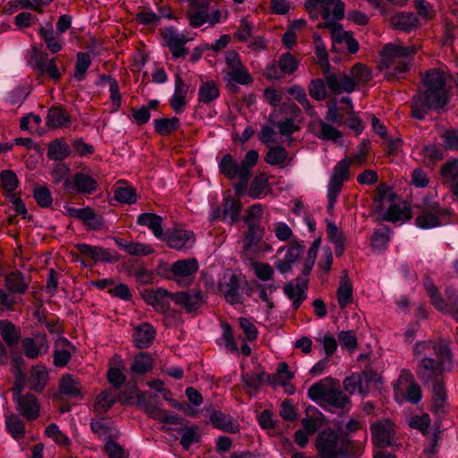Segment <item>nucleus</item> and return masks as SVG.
<instances>
[{"label": "nucleus", "instance_id": "obj_28", "mask_svg": "<svg viewBox=\"0 0 458 458\" xmlns=\"http://www.w3.org/2000/svg\"><path fill=\"white\" fill-rule=\"evenodd\" d=\"M248 230L244 233L242 253L247 256L250 249L262 240L265 229L260 225H246Z\"/></svg>", "mask_w": 458, "mask_h": 458}, {"label": "nucleus", "instance_id": "obj_15", "mask_svg": "<svg viewBox=\"0 0 458 458\" xmlns=\"http://www.w3.org/2000/svg\"><path fill=\"white\" fill-rule=\"evenodd\" d=\"M218 289L223 293L225 301L233 304H242L243 299L240 292V277L236 275H232L225 283H220Z\"/></svg>", "mask_w": 458, "mask_h": 458}, {"label": "nucleus", "instance_id": "obj_17", "mask_svg": "<svg viewBox=\"0 0 458 458\" xmlns=\"http://www.w3.org/2000/svg\"><path fill=\"white\" fill-rule=\"evenodd\" d=\"M431 347L437 358V360H436L437 363L442 367V369L450 371L454 365V355L451 352L448 341L439 338Z\"/></svg>", "mask_w": 458, "mask_h": 458}, {"label": "nucleus", "instance_id": "obj_54", "mask_svg": "<svg viewBox=\"0 0 458 458\" xmlns=\"http://www.w3.org/2000/svg\"><path fill=\"white\" fill-rule=\"evenodd\" d=\"M329 383L330 384H327V381H319L313 384L308 390V396L313 401L319 399H323L325 401L327 394L331 389L333 384H335L334 381H330Z\"/></svg>", "mask_w": 458, "mask_h": 458}, {"label": "nucleus", "instance_id": "obj_33", "mask_svg": "<svg viewBox=\"0 0 458 458\" xmlns=\"http://www.w3.org/2000/svg\"><path fill=\"white\" fill-rule=\"evenodd\" d=\"M218 167L220 173L227 179L233 180L241 176L242 165L238 164L231 154H225L223 156Z\"/></svg>", "mask_w": 458, "mask_h": 458}, {"label": "nucleus", "instance_id": "obj_8", "mask_svg": "<svg viewBox=\"0 0 458 458\" xmlns=\"http://www.w3.org/2000/svg\"><path fill=\"white\" fill-rule=\"evenodd\" d=\"M442 367L432 358L425 357L418 364L416 370L418 378L423 385L432 384L444 378Z\"/></svg>", "mask_w": 458, "mask_h": 458}, {"label": "nucleus", "instance_id": "obj_10", "mask_svg": "<svg viewBox=\"0 0 458 458\" xmlns=\"http://www.w3.org/2000/svg\"><path fill=\"white\" fill-rule=\"evenodd\" d=\"M171 300L183 307L188 312H191L197 310L204 304L205 295L200 290L191 289L172 294Z\"/></svg>", "mask_w": 458, "mask_h": 458}, {"label": "nucleus", "instance_id": "obj_27", "mask_svg": "<svg viewBox=\"0 0 458 458\" xmlns=\"http://www.w3.org/2000/svg\"><path fill=\"white\" fill-rule=\"evenodd\" d=\"M48 381V373L44 366L37 365L32 367L30 371L28 382L30 388L35 392L41 393L45 389Z\"/></svg>", "mask_w": 458, "mask_h": 458}, {"label": "nucleus", "instance_id": "obj_26", "mask_svg": "<svg viewBox=\"0 0 458 458\" xmlns=\"http://www.w3.org/2000/svg\"><path fill=\"white\" fill-rule=\"evenodd\" d=\"M156 335L155 328L148 323L139 325L133 334L135 346L139 349L148 348Z\"/></svg>", "mask_w": 458, "mask_h": 458}, {"label": "nucleus", "instance_id": "obj_48", "mask_svg": "<svg viewBox=\"0 0 458 458\" xmlns=\"http://www.w3.org/2000/svg\"><path fill=\"white\" fill-rule=\"evenodd\" d=\"M351 79L355 85H365L368 83L371 78V71L369 67L363 64L358 63L352 66L351 69Z\"/></svg>", "mask_w": 458, "mask_h": 458}, {"label": "nucleus", "instance_id": "obj_39", "mask_svg": "<svg viewBox=\"0 0 458 458\" xmlns=\"http://www.w3.org/2000/svg\"><path fill=\"white\" fill-rule=\"evenodd\" d=\"M362 449L360 444L352 441L347 436H341L339 458H359Z\"/></svg>", "mask_w": 458, "mask_h": 458}, {"label": "nucleus", "instance_id": "obj_32", "mask_svg": "<svg viewBox=\"0 0 458 458\" xmlns=\"http://www.w3.org/2000/svg\"><path fill=\"white\" fill-rule=\"evenodd\" d=\"M59 391L62 394L72 398L81 397V385L78 379L70 374H65L61 377Z\"/></svg>", "mask_w": 458, "mask_h": 458}, {"label": "nucleus", "instance_id": "obj_1", "mask_svg": "<svg viewBox=\"0 0 458 458\" xmlns=\"http://www.w3.org/2000/svg\"><path fill=\"white\" fill-rule=\"evenodd\" d=\"M449 102L446 75L439 68L428 69L411 99V116L422 120L430 110L444 108Z\"/></svg>", "mask_w": 458, "mask_h": 458}, {"label": "nucleus", "instance_id": "obj_2", "mask_svg": "<svg viewBox=\"0 0 458 458\" xmlns=\"http://www.w3.org/2000/svg\"><path fill=\"white\" fill-rule=\"evenodd\" d=\"M418 48L413 46H401L398 44H386L384 46L381 55L383 64L386 68V80H392L395 74L408 71L412 56Z\"/></svg>", "mask_w": 458, "mask_h": 458}, {"label": "nucleus", "instance_id": "obj_44", "mask_svg": "<svg viewBox=\"0 0 458 458\" xmlns=\"http://www.w3.org/2000/svg\"><path fill=\"white\" fill-rule=\"evenodd\" d=\"M154 126L157 134L168 136L179 129L180 120L177 117L160 118L154 121Z\"/></svg>", "mask_w": 458, "mask_h": 458}, {"label": "nucleus", "instance_id": "obj_51", "mask_svg": "<svg viewBox=\"0 0 458 458\" xmlns=\"http://www.w3.org/2000/svg\"><path fill=\"white\" fill-rule=\"evenodd\" d=\"M288 151L282 146L271 147L265 156V161L272 165H283L287 159Z\"/></svg>", "mask_w": 458, "mask_h": 458}, {"label": "nucleus", "instance_id": "obj_40", "mask_svg": "<svg viewBox=\"0 0 458 458\" xmlns=\"http://www.w3.org/2000/svg\"><path fill=\"white\" fill-rule=\"evenodd\" d=\"M327 237L335 244V253L336 257H341L344 254L345 244L344 236L338 227L332 222L327 225Z\"/></svg>", "mask_w": 458, "mask_h": 458}, {"label": "nucleus", "instance_id": "obj_11", "mask_svg": "<svg viewBox=\"0 0 458 458\" xmlns=\"http://www.w3.org/2000/svg\"><path fill=\"white\" fill-rule=\"evenodd\" d=\"M162 35L173 58L183 57L188 53V48L183 46L189 39L184 34H180L174 28L170 27L165 28Z\"/></svg>", "mask_w": 458, "mask_h": 458}, {"label": "nucleus", "instance_id": "obj_20", "mask_svg": "<svg viewBox=\"0 0 458 458\" xmlns=\"http://www.w3.org/2000/svg\"><path fill=\"white\" fill-rule=\"evenodd\" d=\"M30 283V278L18 270L8 273L4 276V286L12 293L24 294L29 289Z\"/></svg>", "mask_w": 458, "mask_h": 458}, {"label": "nucleus", "instance_id": "obj_14", "mask_svg": "<svg viewBox=\"0 0 458 458\" xmlns=\"http://www.w3.org/2000/svg\"><path fill=\"white\" fill-rule=\"evenodd\" d=\"M325 81L334 94L339 95L344 92L351 93L354 90V82L350 76L340 72L339 74H327Z\"/></svg>", "mask_w": 458, "mask_h": 458}, {"label": "nucleus", "instance_id": "obj_4", "mask_svg": "<svg viewBox=\"0 0 458 458\" xmlns=\"http://www.w3.org/2000/svg\"><path fill=\"white\" fill-rule=\"evenodd\" d=\"M300 61L290 52L281 55L277 61L267 64L263 76L268 81H279L285 75L293 74L299 66Z\"/></svg>", "mask_w": 458, "mask_h": 458}, {"label": "nucleus", "instance_id": "obj_52", "mask_svg": "<svg viewBox=\"0 0 458 458\" xmlns=\"http://www.w3.org/2000/svg\"><path fill=\"white\" fill-rule=\"evenodd\" d=\"M440 174L445 182L458 181V158H453L444 163L440 167Z\"/></svg>", "mask_w": 458, "mask_h": 458}, {"label": "nucleus", "instance_id": "obj_57", "mask_svg": "<svg viewBox=\"0 0 458 458\" xmlns=\"http://www.w3.org/2000/svg\"><path fill=\"white\" fill-rule=\"evenodd\" d=\"M90 64L91 59L89 54L82 52L78 53L75 64L74 78L78 81H82L85 78V73Z\"/></svg>", "mask_w": 458, "mask_h": 458}, {"label": "nucleus", "instance_id": "obj_24", "mask_svg": "<svg viewBox=\"0 0 458 458\" xmlns=\"http://www.w3.org/2000/svg\"><path fill=\"white\" fill-rule=\"evenodd\" d=\"M22 347L25 355L30 359H36L40 352H46L48 349L45 335H38L35 338L25 337L22 340Z\"/></svg>", "mask_w": 458, "mask_h": 458}, {"label": "nucleus", "instance_id": "obj_36", "mask_svg": "<svg viewBox=\"0 0 458 458\" xmlns=\"http://www.w3.org/2000/svg\"><path fill=\"white\" fill-rule=\"evenodd\" d=\"M411 219V208L405 205L403 208L398 204H391L383 216V220L396 223Z\"/></svg>", "mask_w": 458, "mask_h": 458}, {"label": "nucleus", "instance_id": "obj_60", "mask_svg": "<svg viewBox=\"0 0 458 458\" xmlns=\"http://www.w3.org/2000/svg\"><path fill=\"white\" fill-rule=\"evenodd\" d=\"M33 197L41 208H49L52 205V194L46 186L37 185L33 190Z\"/></svg>", "mask_w": 458, "mask_h": 458}, {"label": "nucleus", "instance_id": "obj_18", "mask_svg": "<svg viewBox=\"0 0 458 458\" xmlns=\"http://www.w3.org/2000/svg\"><path fill=\"white\" fill-rule=\"evenodd\" d=\"M67 213L71 217L82 221L93 230L99 229L103 225L102 217L98 216L89 207L83 208H69Z\"/></svg>", "mask_w": 458, "mask_h": 458}, {"label": "nucleus", "instance_id": "obj_38", "mask_svg": "<svg viewBox=\"0 0 458 458\" xmlns=\"http://www.w3.org/2000/svg\"><path fill=\"white\" fill-rule=\"evenodd\" d=\"M118 183L121 185L117 186L114 191V199L125 204L135 203L137 201L136 189L127 185L123 180L119 181Z\"/></svg>", "mask_w": 458, "mask_h": 458}, {"label": "nucleus", "instance_id": "obj_3", "mask_svg": "<svg viewBox=\"0 0 458 458\" xmlns=\"http://www.w3.org/2000/svg\"><path fill=\"white\" fill-rule=\"evenodd\" d=\"M420 209V215L415 220L418 227L429 229L437 227L447 223V218L451 216V209L442 207L439 202L424 198L422 205L417 207Z\"/></svg>", "mask_w": 458, "mask_h": 458}, {"label": "nucleus", "instance_id": "obj_64", "mask_svg": "<svg viewBox=\"0 0 458 458\" xmlns=\"http://www.w3.org/2000/svg\"><path fill=\"white\" fill-rule=\"evenodd\" d=\"M443 146L445 149L458 151V127L446 130L442 135Z\"/></svg>", "mask_w": 458, "mask_h": 458}, {"label": "nucleus", "instance_id": "obj_9", "mask_svg": "<svg viewBox=\"0 0 458 458\" xmlns=\"http://www.w3.org/2000/svg\"><path fill=\"white\" fill-rule=\"evenodd\" d=\"M16 403V410L27 420H35L39 417L40 404L38 398L30 394H23L13 396Z\"/></svg>", "mask_w": 458, "mask_h": 458}, {"label": "nucleus", "instance_id": "obj_21", "mask_svg": "<svg viewBox=\"0 0 458 458\" xmlns=\"http://www.w3.org/2000/svg\"><path fill=\"white\" fill-rule=\"evenodd\" d=\"M349 161L341 160L334 167L327 191L339 192L342 191L343 184L350 177Z\"/></svg>", "mask_w": 458, "mask_h": 458}, {"label": "nucleus", "instance_id": "obj_37", "mask_svg": "<svg viewBox=\"0 0 458 458\" xmlns=\"http://www.w3.org/2000/svg\"><path fill=\"white\" fill-rule=\"evenodd\" d=\"M162 221V217L154 213L140 214L137 219L140 225L148 226L157 238L163 235Z\"/></svg>", "mask_w": 458, "mask_h": 458}, {"label": "nucleus", "instance_id": "obj_30", "mask_svg": "<svg viewBox=\"0 0 458 458\" xmlns=\"http://www.w3.org/2000/svg\"><path fill=\"white\" fill-rule=\"evenodd\" d=\"M432 411L435 413H441L447 400L444 378L432 383Z\"/></svg>", "mask_w": 458, "mask_h": 458}, {"label": "nucleus", "instance_id": "obj_55", "mask_svg": "<svg viewBox=\"0 0 458 458\" xmlns=\"http://www.w3.org/2000/svg\"><path fill=\"white\" fill-rule=\"evenodd\" d=\"M242 211V203L239 199L227 198L225 199L223 218L226 216H230L231 222L235 223L239 220L240 214Z\"/></svg>", "mask_w": 458, "mask_h": 458}, {"label": "nucleus", "instance_id": "obj_46", "mask_svg": "<svg viewBox=\"0 0 458 458\" xmlns=\"http://www.w3.org/2000/svg\"><path fill=\"white\" fill-rule=\"evenodd\" d=\"M193 236V233L186 230H174L167 234L165 241L169 247L174 249H182L185 246L186 242Z\"/></svg>", "mask_w": 458, "mask_h": 458}, {"label": "nucleus", "instance_id": "obj_7", "mask_svg": "<svg viewBox=\"0 0 458 458\" xmlns=\"http://www.w3.org/2000/svg\"><path fill=\"white\" fill-rule=\"evenodd\" d=\"M97 187V181L83 173H76L72 178H66L64 182V188L67 193L91 194Z\"/></svg>", "mask_w": 458, "mask_h": 458}, {"label": "nucleus", "instance_id": "obj_19", "mask_svg": "<svg viewBox=\"0 0 458 458\" xmlns=\"http://www.w3.org/2000/svg\"><path fill=\"white\" fill-rule=\"evenodd\" d=\"M309 277L306 276L305 283L301 281V276L296 278V284L288 283L284 286L285 295L293 300V307L298 310L302 301L306 299L305 291L308 289Z\"/></svg>", "mask_w": 458, "mask_h": 458}, {"label": "nucleus", "instance_id": "obj_29", "mask_svg": "<svg viewBox=\"0 0 458 458\" xmlns=\"http://www.w3.org/2000/svg\"><path fill=\"white\" fill-rule=\"evenodd\" d=\"M71 116L64 108L61 106L49 108L47 115L46 124L50 129H58L68 125Z\"/></svg>", "mask_w": 458, "mask_h": 458}, {"label": "nucleus", "instance_id": "obj_49", "mask_svg": "<svg viewBox=\"0 0 458 458\" xmlns=\"http://www.w3.org/2000/svg\"><path fill=\"white\" fill-rule=\"evenodd\" d=\"M99 82L100 84L108 83L113 106L118 109L121 106L122 95L119 91V85L116 80L110 75L101 74L99 75Z\"/></svg>", "mask_w": 458, "mask_h": 458}, {"label": "nucleus", "instance_id": "obj_31", "mask_svg": "<svg viewBox=\"0 0 458 458\" xmlns=\"http://www.w3.org/2000/svg\"><path fill=\"white\" fill-rule=\"evenodd\" d=\"M343 273L344 275L341 276L337 289V301L341 309H344L353 301L352 282L348 277L347 272L344 270Z\"/></svg>", "mask_w": 458, "mask_h": 458}, {"label": "nucleus", "instance_id": "obj_45", "mask_svg": "<svg viewBox=\"0 0 458 458\" xmlns=\"http://www.w3.org/2000/svg\"><path fill=\"white\" fill-rule=\"evenodd\" d=\"M116 402L114 394L110 390L102 391L96 398L94 411L102 414L109 411Z\"/></svg>", "mask_w": 458, "mask_h": 458}, {"label": "nucleus", "instance_id": "obj_23", "mask_svg": "<svg viewBox=\"0 0 458 458\" xmlns=\"http://www.w3.org/2000/svg\"><path fill=\"white\" fill-rule=\"evenodd\" d=\"M75 347L66 338L61 337L55 344L54 364L56 367H64L71 360Z\"/></svg>", "mask_w": 458, "mask_h": 458}, {"label": "nucleus", "instance_id": "obj_22", "mask_svg": "<svg viewBox=\"0 0 458 458\" xmlns=\"http://www.w3.org/2000/svg\"><path fill=\"white\" fill-rule=\"evenodd\" d=\"M143 411L152 419L164 423L182 425L183 418L178 414H168L166 411L161 409L157 404L148 402L144 404Z\"/></svg>", "mask_w": 458, "mask_h": 458}, {"label": "nucleus", "instance_id": "obj_42", "mask_svg": "<svg viewBox=\"0 0 458 458\" xmlns=\"http://www.w3.org/2000/svg\"><path fill=\"white\" fill-rule=\"evenodd\" d=\"M199 268L196 259H182L172 265L171 271L174 276H189L197 272Z\"/></svg>", "mask_w": 458, "mask_h": 458}, {"label": "nucleus", "instance_id": "obj_35", "mask_svg": "<svg viewBox=\"0 0 458 458\" xmlns=\"http://www.w3.org/2000/svg\"><path fill=\"white\" fill-rule=\"evenodd\" d=\"M0 335L9 347H14L21 339L20 329L9 320H0Z\"/></svg>", "mask_w": 458, "mask_h": 458}, {"label": "nucleus", "instance_id": "obj_25", "mask_svg": "<svg viewBox=\"0 0 458 458\" xmlns=\"http://www.w3.org/2000/svg\"><path fill=\"white\" fill-rule=\"evenodd\" d=\"M210 423L216 428L229 433H237L239 431V425L234 420L221 411L214 410L209 418Z\"/></svg>", "mask_w": 458, "mask_h": 458}, {"label": "nucleus", "instance_id": "obj_56", "mask_svg": "<svg viewBox=\"0 0 458 458\" xmlns=\"http://www.w3.org/2000/svg\"><path fill=\"white\" fill-rule=\"evenodd\" d=\"M344 388L351 394L355 392L356 388H358L359 392L361 394H367L369 392V386L362 384L361 376L359 374H352L350 377H347L344 381Z\"/></svg>", "mask_w": 458, "mask_h": 458}, {"label": "nucleus", "instance_id": "obj_58", "mask_svg": "<svg viewBox=\"0 0 458 458\" xmlns=\"http://www.w3.org/2000/svg\"><path fill=\"white\" fill-rule=\"evenodd\" d=\"M90 428L93 433L98 436V437H114L111 423L106 422L103 420L92 419L90 422Z\"/></svg>", "mask_w": 458, "mask_h": 458}, {"label": "nucleus", "instance_id": "obj_41", "mask_svg": "<svg viewBox=\"0 0 458 458\" xmlns=\"http://www.w3.org/2000/svg\"><path fill=\"white\" fill-rule=\"evenodd\" d=\"M219 96V89L217 84L213 81L202 82L199 89V102L202 104H209L215 101Z\"/></svg>", "mask_w": 458, "mask_h": 458}, {"label": "nucleus", "instance_id": "obj_34", "mask_svg": "<svg viewBox=\"0 0 458 458\" xmlns=\"http://www.w3.org/2000/svg\"><path fill=\"white\" fill-rule=\"evenodd\" d=\"M76 249L83 257L91 259L94 261L111 260L110 252L101 247L81 243L76 245Z\"/></svg>", "mask_w": 458, "mask_h": 458}, {"label": "nucleus", "instance_id": "obj_6", "mask_svg": "<svg viewBox=\"0 0 458 458\" xmlns=\"http://www.w3.org/2000/svg\"><path fill=\"white\" fill-rule=\"evenodd\" d=\"M339 436L334 429L326 428L321 430L315 441V447L320 458H339L340 456Z\"/></svg>", "mask_w": 458, "mask_h": 458}, {"label": "nucleus", "instance_id": "obj_16", "mask_svg": "<svg viewBox=\"0 0 458 458\" xmlns=\"http://www.w3.org/2000/svg\"><path fill=\"white\" fill-rule=\"evenodd\" d=\"M391 26L400 31L411 32L420 27L417 15L413 13H397L390 17Z\"/></svg>", "mask_w": 458, "mask_h": 458}, {"label": "nucleus", "instance_id": "obj_50", "mask_svg": "<svg viewBox=\"0 0 458 458\" xmlns=\"http://www.w3.org/2000/svg\"><path fill=\"white\" fill-rule=\"evenodd\" d=\"M38 34L45 41L47 49L52 54H56L61 51L63 45L59 40H57L56 37H55L52 26H50L48 29L40 27Z\"/></svg>", "mask_w": 458, "mask_h": 458}, {"label": "nucleus", "instance_id": "obj_62", "mask_svg": "<svg viewBox=\"0 0 458 458\" xmlns=\"http://www.w3.org/2000/svg\"><path fill=\"white\" fill-rule=\"evenodd\" d=\"M45 434L62 446L67 447L71 444L69 437L64 435L55 423H51L46 428Z\"/></svg>", "mask_w": 458, "mask_h": 458}, {"label": "nucleus", "instance_id": "obj_12", "mask_svg": "<svg viewBox=\"0 0 458 458\" xmlns=\"http://www.w3.org/2000/svg\"><path fill=\"white\" fill-rule=\"evenodd\" d=\"M370 430L373 442L377 447L384 448L391 445L394 424L389 420L371 424Z\"/></svg>", "mask_w": 458, "mask_h": 458}, {"label": "nucleus", "instance_id": "obj_53", "mask_svg": "<svg viewBox=\"0 0 458 458\" xmlns=\"http://www.w3.org/2000/svg\"><path fill=\"white\" fill-rule=\"evenodd\" d=\"M335 385V383L333 384L331 389L327 394L325 402L335 408H344L350 400L348 396Z\"/></svg>", "mask_w": 458, "mask_h": 458}, {"label": "nucleus", "instance_id": "obj_13", "mask_svg": "<svg viewBox=\"0 0 458 458\" xmlns=\"http://www.w3.org/2000/svg\"><path fill=\"white\" fill-rule=\"evenodd\" d=\"M171 295L164 288L145 289L141 293L142 299L159 312H165L169 309V299Z\"/></svg>", "mask_w": 458, "mask_h": 458}, {"label": "nucleus", "instance_id": "obj_47", "mask_svg": "<svg viewBox=\"0 0 458 458\" xmlns=\"http://www.w3.org/2000/svg\"><path fill=\"white\" fill-rule=\"evenodd\" d=\"M152 365L153 360L151 356L147 352H140L134 357L131 369L136 374L143 375L152 369Z\"/></svg>", "mask_w": 458, "mask_h": 458}, {"label": "nucleus", "instance_id": "obj_5", "mask_svg": "<svg viewBox=\"0 0 458 458\" xmlns=\"http://www.w3.org/2000/svg\"><path fill=\"white\" fill-rule=\"evenodd\" d=\"M29 63L34 69L39 71L40 75L47 74L55 81H58L62 77V72L56 66V58H49L48 54L42 51L36 45L31 47Z\"/></svg>", "mask_w": 458, "mask_h": 458}, {"label": "nucleus", "instance_id": "obj_61", "mask_svg": "<svg viewBox=\"0 0 458 458\" xmlns=\"http://www.w3.org/2000/svg\"><path fill=\"white\" fill-rule=\"evenodd\" d=\"M267 186L268 180L265 174L255 176L249 189V196L253 199L259 198Z\"/></svg>", "mask_w": 458, "mask_h": 458}, {"label": "nucleus", "instance_id": "obj_43", "mask_svg": "<svg viewBox=\"0 0 458 458\" xmlns=\"http://www.w3.org/2000/svg\"><path fill=\"white\" fill-rule=\"evenodd\" d=\"M5 425L8 432L14 439L20 440L25 437V424L18 414H11L6 417Z\"/></svg>", "mask_w": 458, "mask_h": 458}, {"label": "nucleus", "instance_id": "obj_63", "mask_svg": "<svg viewBox=\"0 0 458 458\" xmlns=\"http://www.w3.org/2000/svg\"><path fill=\"white\" fill-rule=\"evenodd\" d=\"M186 17L191 27L199 28L208 21V13L205 10L188 9Z\"/></svg>", "mask_w": 458, "mask_h": 458}, {"label": "nucleus", "instance_id": "obj_59", "mask_svg": "<svg viewBox=\"0 0 458 458\" xmlns=\"http://www.w3.org/2000/svg\"><path fill=\"white\" fill-rule=\"evenodd\" d=\"M117 243L129 254L135 256H147L154 252L153 248L150 245H145L140 242H130L127 243Z\"/></svg>", "mask_w": 458, "mask_h": 458}]
</instances>
